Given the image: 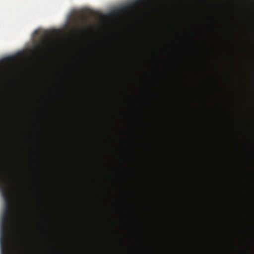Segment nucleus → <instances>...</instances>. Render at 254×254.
<instances>
[{"instance_id":"1","label":"nucleus","mask_w":254,"mask_h":254,"mask_svg":"<svg viewBox=\"0 0 254 254\" xmlns=\"http://www.w3.org/2000/svg\"><path fill=\"white\" fill-rule=\"evenodd\" d=\"M0 190L5 204L1 217L0 244L1 254H7L9 229L13 217L14 205L12 200L11 188L0 172Z\"/></svg>"}]
</instances>
